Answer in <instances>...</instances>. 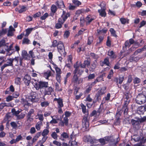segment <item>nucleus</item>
I'll list each match as a JSON object with an SVG mask.
<instances>
[{
    "label": "nucleus",
    "instance_id": "26",
    "mask_svg": "<svg viewBox=\"0 0 146 146\" xmlns=\"http://www.w3.org/2000/svg\"><path fill=\"white\" fill-rule=\"evenodd\" d=\"M120 21L121 23L123 25H125L126 23L128 24L129 23V19H126L123 17H122L120 18Z\"/></svg>",
    "mask_w": 146,
    "mask_h": 146
},
{
    "label": "nucleus",
    "instance_id": "5",
    "mask_svg": "<svg viewBox=\"0 0 146 146\" xmlns=\"http://www.w3.org/2000/svg\"><path fill=\"white\" fill-rule=\"evenodd\" d=\"M62 10V14L59 19L60 21L64 22L67 18L70 16V14L69 12H66L64 9Z\"/></svg>",
    "mask_w": 146,
    "mask_h": 146
},
{
    "label": "nucleus",
    "instance_id": "61",
    "mask_svg": "<svg viewBox=\"0 0 146 146\" xmlns=\"http://www.w3.org/2000/svg\"><path fill=\"white\" fill-rule=\"evenodd\" d=\"M25 116V114L21 113L19 115L17 116V119H21L23 118Z\"/></svg>",
    "mask_w": 146,
    "mask_h": 146
},
{
    "label": "nucleus",
    "instance_id": "56",
    "mask_svg": "<svg viewBox=\"0 0 146 146\" xmlns=\"http://www.w3.org/2000/svg\"><path fill=\"white\" fill-rule=\"evenodd\" d=\"M49 104V103L47 101L42 102L40 104L41 106L42 107H46L48 106Z\"/></svg>",
    "mask_w": 146,
    "mask_h": 146
},
{
    "label": "nucleus",
    "instance_id": "35",
    "mask_svg": "<svg viewBox=\"0 0 146 146\" xmlns=\"http://www.w3.org/2000/svg\"><path fill=\"white\" fill-rule=\"evenodd\" d=\"M30 40L28 38H24L22 41V44H29L30 43Z\"/></svg>",
    "mask_w": 146,
    "mask_h": 146
},
{
    "label": "nucleus",
    "instance_id": "50",
    "mask_svg": "<svg viewBox=\"0 0 146 146\" xmlns=\"http://www.w3.org/2000/svg\"><path fill=\"white\" fill-rule=\"evenodd\" d=\"M68 119L67 117H64L63 118V120L62 121L65 124V125L66 126H67L68 125Z\"/></svg>",
    "mask_w": 146,
    "mask_h": 146
},
{
    "label": "nucleus",
    "instance_id": "6",
    "mask_svg": "<svg viewBox=\"0 0 146 146\" xmlns=\"http://www.w3.org/2000/svg\"><path fill=\"white\" fill-rule=\"evenodd\" d=\"M38 96L37 94L35 92L31 93L30 95L28 97V101L32 102H38V100L37 98Z\"/></svg>",
    "mask_w": 146,
    "mask_h": 146
},
{
    "label": "nucleus",
    "instance_id": "14",
    "mask_svg": "<svg viewBox=\"0 0 146 146\" xmlns=\"http://www.w3.org/2000/svg\"><path fill=\"white\" fill-rule=\"evenodd\" d=\"M107 55L109 56L110 59L114 60L117 58V56L113 50H109L108 51Z\"/></svg>",
    "mask_w": 146,
    "mask_h": 146
},
{
    "label": "nucleus",
    "instance_id": "51",
    "mask_svg": "<svg viewBox=\"0 0 146 146\" xmlns=\"http://www.w3.org/2000/svg\"><path fill=\"white\" fill-rule=\"evenodd\" d=\"M102 95L100 93V92H98L97 93H96L95 96V98L97 99V100H99L100 99H101V96Z\"/></svg>",
    "mask_w": 146,
    "mask_h": 146
},
{
    "label": "nucleus",
    "instance_id": "44",
    "mask_svg": "<svg viewBox=\"0 0 146 146\" xmlns=\"http://www.w3.org/2000/svg\"><path fill=\"white\" fill-rule=\"evenodd\" d=\"M72 3L77 6H79L82 4L81 2L78 0H73Z\"/></svg>",
    "mask_w": 146,
    "mask_h": 146
},
{
    "label": "nucleus",
    "instance_id": "9",
    "mask_svg": "<svg viewBox=\"0 0 146 146\" xmlns=\"http://www.w3.org/2000/svg\"><path fill=\"white\" fill-rule=\"evenodd\" d=\"M100 6L101 7V9L98 10V12L99 13L100 15L102 17H106V7L104 5L103 7L102 4H101L100 5Z\"/></svg>",
    "mask_w": 146,
    "mask_h": 146
},
{
    "label": "nucleus",
    "instance_id": "47",
    "mask_svg": "<svg viewBox=\"0 0 146 146\" xmlns=\"http://www.w3.org/2000/svg\"><path fill=\"white\" fill-rule=\"evenodd\" d=\"M51 72L50 70H48L44 73V75L46 77V78L47 79L51 76Z\"/></svg>",
    "mask_w": 146,
    "mask_h": 146
},
{
    "label": "nucleus",
    "instance_id": "15",
    "mask_svg": "<svg viewBox=\"0 0 146 146\" xmlns=\"http://www.w3.org/2000/svg\"><path fill=\"white\" fill-rule=\"evenodd\" d=\"M56 4L58 7V8L62 9V8H65V6L62 0H59L56 2Z\"/></svg>",
    "mask_w": 146,
    "mask_h": 146
},
{
    "label": "nucleus",
    "instance_id": "31",
    "mask_svg": "<svg viewBox=\"0 0 146 146\" xmlns=\"http://www.w3.org/2000/svg\"><path fill=\"white\" fill-rule=\"evenodd\" d=\"M7 31V29H2L1 30H0V36H2L6 34Z\"/></svg>",
    "mask_w": 146,
    "mask_h": 146
},
{
    "label": "nucleus",
    "instance_id": "55",
    "mask_svg": "<svg viewBox=\"0 0 146 146\" xmlns=\"http://www.w3.org/2000/svg\"><path fill=\"white\" fill-rule=\"evenodd\" d=\"M41 15V13L40 12L38 11L33 15V17L34 18H36L39 17H40Z\"/></svg>",
    "mask_w": 146,
    "mask_h": 146
},
{
    "label": "nucleus",
    "instance_id": "63",
    "mask_svg": "<svg viewBox=\"0 0 146 146\" xmlns=\"http://www.w3.org/2000/svg\"><path fill=\"white\" fill-rule=\"evenodd\" d=\"M140 80L137 77L135 78L133 80V83L134 84H138L140 82Z\"/></svg>",
    "mask_w": 146,
    "mask_h": 146
},
{
    "label": "nucleus",
    "instance_id": "57",
    "mask_svg": "<svg viewBox=\"0 0 146 146\" xmlns=\"http://www.w3.org/2000/svg\"><path fill=\"white\" fill-rule=\"evenodd\" d=\"M125 90L127 91L129 88V84L128 83H126L123 85Z\"/></svg>",
    "mask_w": 146,
    "mask_h": 146
},
{
    "label": "nucleus",
    "instance_id": "42",
    "mask_svg": "<svg viewBox=\"0 0 146 146\" xmlns=\"http://www.w3.org/2000/svg\"><path fill=\"white\" fill-rule=\"evenodd\" d=\"M84 11V9H78L77 10L75 13V14L77 15V16H78L82 13H83Z\"/></svg>",
    "mask_w": 146,
    "mask_h": 146
},
{
    "label": "nucleus",
    "instance_id": "33",
    "mask_svg": "<svg viewBox=\"0 0 146 146\" xmlns=\"http://www.w3.org/2000/svg\"><path fill=\"white\" fill-rule=\"evenodd\" d=\"M125 46L123 47V49L124 50H126L127 49V47L129 48L131 45L129 43V41L127 40L124 43Z\"/></svg>",
    "mask_w": 146,
    "mask_h": 146
},
{
    "label": "nucleus",
    "instance_id": "38",
    "mask_svg": "<svg viewBox=\"0 0 146 146\" xmlns=\"http://www.w3.org/2000/svg\"><path fill=\"white\" fill-rule=\"evenodd\" d=\"M49 131L47 129H44L42 133V135L43 137H46V135L48 134Z\"/></svg>",
    "mask_w": 146,
    "mask_h": 146
},
{
    "label": "nucleus",
    "instance_id": "25",
    "mask_svg": "<svg viewBox=\"0 0 146 146\" xmlns=\"http://www.w3.org/2000/svg\"><path fill=\"white\" fill-rule=\"evenodd\" d=\"M64 22H60L58 19V23L55 24V28L56 29H59L62 28V25Z\"/></svg>",
    "mask_w": 146,
    "mask_h": 146
},
{
    "label": "nucleus",
    "instance_id": "28",
    "mask_svg": "<svg viewBox=\"0 0 146 146\" xmlns=\"http://www.w3.org/2000/svg\"><path fill=\"white\" fill-rule=\"evenodd\" d=\"M59 42H60V41H59L58 42L56 40H54L52 42V44L50 46L51 48H55L56 47L58 46Z\"/></svg>",
    "mask_w": 146,
    "mask_h": 146
},
{
    "label": "nucleus",
    "instance_id": "19",
    "mask_svg": "<svg viewBox=\"0 0 146 146\" xmlns=\"http://www.w3.org/2000/svg\"><path fill=\"white\" fill-rule=\"evenodd\" d=\"M131 123L133 127L136 128L137 127H138L139 125V121L138 120H135L132 119L131 120Z\"/></svg>",
    "mask_w": 146,
    "mask_h": 146
},
{
    "label": "nucleus",
    "instance_id": "62",
    "mask_svg": "<svg viewBox=\"0 0 146 146\" xmlns=\"http://www.w3.org/2000/svg\"><path fill=\"white\" fill-rule=\"evenodd\" d=\"M64 115L65 116L64 117H66L68 118L71 115L72 113L69 111H66L64 113Z\"/></svg>",
    "mask_w": 146,
    "mask_h": 146
},
{
    "label": "nucleus",
    "instance_id": "34",
    "mask_svg": "<svg viewBox=\"0 0 146 146\" xmlns=\"http://www.w3.org/2000/svg\"><path fill=\"white\" fill-rule=\"evenodd\" d=\"M110 31L111 34L112 36L115 37H117V35L116 34V32L112 28H110Z\"/></svg>",
    "mask_w": 146,
    "mask_h": 146
},
{
    "label": "nucleus",
    "instance_id": "53",
    "mask_svg": "<svg viewBox=\"0 0 146 146\" xmlns=\"http://www.w3.org/2000/svg\"><path fill=\"white\" fill-rule=\"evenodd\" d=\"M55 68L56 70V74H61V69L58 68L57 65L55 66Z\"/></svg>",
    "mask_w": 146,
    "mask_h": 146
},
{
    "label": "nucleus",
    "instance_id": "59",
    "mask_svg": "<svg viewBox=\"0 0 146 146\" xmlns=\"http://www.w3.org/2000/svg\"><path fill=\"white\" fill-rule=\"evenodd\" d=\"M70 32L69 31H65L64 35V36L65 38H67L69 37L70 35Z\"/></svg>",
    "mask_w": 146,
    "mask_h": 146
},
{
    "label": "nucleus",
    "instance_id": "37",
    "mask_svg": "<svg viewBox=\"0 0 146 146\" xmlns=\"http://www.w3.org/2000/svg\"><path fill=\"white\" fill-rule=\"evenodd\" d=\"M80 106L81 107L82 112L84 114H85L87 112L86 106L82 103L81 104Z\"/></svg>",
    "mask_w": 146,
    "mask_h": 146
},
{
    "label": "nucleus",
    "instance_id": "22",
    "mask_svg": "<svg viewBox=\"0 0 146 146\" xmlns=\"http://www.w3.org/2000/svg\"><path fill=\"white\" fill-rule=\"evenodd\" d=\"M34 112L35 111L33 109H31L30 110L27 116L28 120H30V119H31L32 120H33V119L31 118V116L32 114L34 113Z\"/></svg>",
    "mask_w": 146,
    "mask_h": 146
},
{
    "label": "nucleus",
    "instance_id": "43",
    "mask_svg": "<svg viewBox=\"0 0 146 146\" xmlns=\"http://www.w3.org/2000/svg\"><path fill=\"white\" fill-rule=\"evenodd\" d=\"M49 16L48 13H45L43 16L40 17V19L42 20H44Z\"/></svg>",
    "mask_w": 146,
    "mask_h": 146
},
{
    "label": "nucleus",
    "instance_id": "36",
    "mask_svg": "<svg viewBox=\"0 0 146 146\" xmlns=\"http://www.w3.org/2000/svg\"><path fill=\"white\" fill-rule=\"evenodd\" d=\"M13 62V58H10L7 60L6 63L5 64L7 65V66H12Z\"/></svg>",
    "mask_w": 146,
    "mask_h": 146
},
{
    "label": "nucleus",
    "instance_id": "7",
    "mask_svg": "<svg viewBox=\"0 0 146 146\" xmlns=\"http://www.w3.org/2000/svg\"><path fill=\"white\" fill-rule=\"evenodd\" d=\"M146 98L145 95H139L137 97L136 101L137 103L141 104L145 102Z\"/></svg>",
    "mask_w": 146,
    "mask_h": 146
},
{
    "label": "nucleus",
    "instance_id": "11",
    "mask_svg": "<svg viewBox=\"0 0 146 146\" xmlns=\"http://www.w3.org/2000/svg\"><path fill=\"white\" fill-rule=\"evenodd\" d=\"M96 17L95 16H91V15H89L87 16L86 18L85 21L86 22V24L88 25L93 20L96 19Z\"/></svg>",
    "mask_w": 146,
    "mask_h": 146
},
{
    "label": "nucleus",
    "instance_id": "40",
    "mask_svg": "<svg viewBox=\"0 0 146 146\" xmlns=\"http://www.w3.org/2000/svg\"><path fill=\"white\" fill-rule=\"evenodd\" d=\"M103 63L107 66H109L110 64V62L109 58L108 57L105 58L104 59Z\"/></svg>",
    "mask_w": 146,
    "mask_h": 146
},
{
    "label": "nucleus",
    "instance_id": "12",
    "mask_svg": "<svg viewBox=\"0 0 146 146\" xmlns=\"http://www.w3.org/2000/svg\"><path fill=\"white\" fill-rule=\"evenodd\" d=\"M83 139L84 141L85 142H89L91 144H93L94 143V139L90 136L86 135L84 136Z\"/></svg>",
    "mask_w": 146,
    "mask_h": 146
},
{
    "label": "nucleus",
    "instance_id": "46",
    "mask_svg": "<svg viewBox=\"0 0 146 146\" xmlns=\"http://www.w3.org/2000/svg\"><path fill=\"white\" fill-rule=\"evenodd\" d=\"M42 125V122L40 123L38 122L36 125L35 127L36 129L38 130H40V126Z\"/></svg>",
    "mask_w": 146,
    "mask_h": 146
},
{
    "label": "nucleus",
    "instance_id": "41",
    "mask_svg": "<svg viewBox=\"0 0 146 146\" xmlns=\"http://www.w3.org/2000/svg\"><path fill=\"white\" fill-rule=\"evenodd\" d=\"M78 142L75 140L70 141V143H69V146H78Z\"/></svg>",
    "mask_w": 146,
    "mask_h": 146
},
{
    "label": "nucleus",
    "instance_id": "2",
    "mask_svg": "<svg viewBox=\"0 0 146 146\" xmlns=\"http://www.w3.org/2000/svg\"><path fill=\"white\" fill-rule=\"evenodd\" d=\"M79 66L77 65H74V66L75 69L73 71V76L72 78L71 82L74 86H77L83 80L82 79L80 82L81 79H79V77L82 74L84 71L79 69Z\"/></svg>",
    "mask_w": 146,
    "mask_h": 146
},
{
    "label": "nucleus",
    "instance_id": "20",
    "mask_svg": "<svg viewBox=\"0 0 146 146\" xmlns=\"http://www.w3.org/2000/svg\"><path fill=\"white\" fill-rule=\"evenodd\" d=\"M146 50V45H144L142 48L137 49L134 52L135 55H137L138 53H141L142 51Z\"/></svg>",
    "mask_w": 146,
    "mask_h": 146
},
{
    "label": "nucleus",
    "instance_id": "32",
    "mask_svg": "<svg viewBox=\"0 0 146 146\" xmlns=\"http://www.w3.org/2000/svg\"><path fill=\"white\" fill-rule=\"evenodd\" d=\"M6 46L7 48H5V50L7 52V54L9 56L11 55L13 52V50L9 48L8 45H7Z\"/></svg>",
    "mask_w": 146,
    "mask_h": 146
},
{
    "label": "nucleus",
    "instance_id": "13",
    "mask_svg": "<svg viewBox=\"0 0 146 146\" xmlns=\"http://www.w3.org/2000/svg\"><path fill=\"white\" fill-rule=\"evenodd\" d=\"M53 101H56L58 104V107L62 108L64 106L63 99L61 98H55Z\"/></svg>",
    "mask_w": 146,
    "mask_h": 146
},
{
    "label": "nucleus",
    "instance_id": "24",
    "mask_svg": "<svg viewBox=\"0 0 146 146\" xmlns=\"http://www.w3.org/2000/svg\"><path fill=\"white\" fill-rule=\"evenodd\" d=\"M11 117V113H8L6 114L4 118V120L6 121H7L8 122H9L10 120Z\"/></svg>",
    "mask_w": 146,
    "mask_h": 146
},
{
    "label": "nucleus",
    "instance_id": "27",
    "mask_svg": "<svg viewBox=\"0 0 146 146\" xmlns=\"http://www.w3.org/2000/svg\"><path fill=\"white\" fill-rule=\"evenodd\" d=\"M11 106L10 103H7L5 102L2 103L0 104V109H3L5 107H9Z\"/></svg>",
    "mask_w": 146,
    "mask_h": 146
},
{
    "label": "nucleus",
    "instance_id": "4",
    "mask_svg": "<svg viewBox=\"0 0 146 146\" xmlns=\"http://www.w3.org/2000/svg\"><path fill=\"white\" fill-rule=\"evenodd\" d=\"M88 112L87 115H85L84 117L82 120V125L83 126V127H85L86 130V131L89 130L88 128L89 126V119L88 118Z\"/></svg>",
    "mask_w": 146,
    "mask_h": 146
},
{
    "label": "nucleus",
    "instance_id": "16",
    "mask_svg": "<svg viewBox=\"0 0 146 146\" xmlns=\"http://www.w3.org/2000/svg\"><path fill=\"white\" fill-rule=\"evenodd\" d=\"M51 13H50V16L52 17L54 15L57 10V8L56 6L54 5H52L50 8Z\"/></svg>",
    "mask_w": 146,
    "mask_h": 146
},
{
    "label": "nucleus",
    "instance_id": "39",
    "mask_svg": "<svg viewBox=\"0 0 146 146\" xmlns=\"http://www.w3.org/2000/svg\"><path fill=\"white\" fill-rule=\"evenodd\" d=\"M94 40V37L92 36H89L88 39L87 44L90 45L93 42Z\"/></svg>",
    "mask_w": 146,
    "mask_h": 146
},
{
    "label": "nucleus",
    "instance_id": "49",
    "mask_svg": "<svg viewBox=\"0 0 146 146\" xmlns=\"http://www.w3.org/2000/svg\"><path fill=\"white\" fill-rule=\"evenodd\" d=\"M145 109V107L144 106H141L138 108V110L141 112L142 113H143Z\"/></svg>",
    "mask_w": 146,
    "mask_h": 146
},
{
    "label": "nucleus",
    "instance_id": "45",
    "mask_svg": "<svg viewBox=\"0 0 146 146\" xmlns=\"http://www.w3.org/2000/svg\"><path fill=\"white\" fill-rule=\"evenodd\" d=\"M10 125L13 129H16L17 125V124L14 121H12L10 123Z\"/></svg>",
    "mask_w": 146,
    "mask_h": 146
},
{
    "label": "nucleus",
    "instance_id": "23",
    "mask_svg": "<svg viewBox=\"0 0 146 146\" xmlns=\"http://www.w3.org/2000/svg\"><path fill=\"white\" fill-rule=\"evenodd\" d=\"M35 29V27L28 28L26 29L25 30L26 33L25 35V36L27 37L31 33L32 31Z\"/></svg>",
    "mask_w": 146,
    "mask_h": 146
},
{
    "label": "nucleus",
    "instance_id": "29",
    "mask_svg": "<svg viewBox=\"0 0 146 146\" xmlns=\"http://www.w3.org/2000/svg\"><path fill=\"white\" fill-rule=\"evenodd\" d=\"M76 135H75L74 131H73L72 133L70 134V140L69 141V143H70V141H74V140L76 141Z\"/></svg>",
    "mask_w": 146,
    "mask_h": 146
},
{
    "label": "nucleus",
    "instance_id": "17",
    "mask_svg": "<svg viewBox=\"0 0 146 146\" xmlns=\"http://www.w3.org/2000/svg\"><path fill=\"white\" fill-rule=\"evenodd\" d=\"M97 62L96 61L93 62L91 64L89 68V70L90 71L93 72L97 66Z\"/></svg>",
    "mask_w": 146,
    "mask_h": 146
},
{
    "label": "nucleus",
    "instance_id": "1",
    "mask_svg": "<svg viewBox=\"0 0 146 146\" xmlns=\"http://www.w3.org/2000/svg\"><path fill=\"white\" fill-rule=\"evenodd\" d=\"M31 83L34 86V87L36 90H39L40 89H43L44 88V95L43 97L46 95L50 96L52 95V93L54 92V88L51 86L48 87V82L40 81L38 80H36L34 78H32Z\"/></svg>",
    "mask_w": 146,
    "mask_h": 146
},
{
    "label": "nucleus",
    "instance_id": "3",
    "mask_svg": "<svg viewBox=\"0 0 146 146\" xmlns=\"http://www.w3.org/2000/svg\"><path fill=\"white\" fill-rule=\"evenodd\" d=\"M57 48L59 53L62 56L65 57L66 53L65 52L64 45L62 41H60L58 46Z\"/></svg>",
    "mask_w": 146,
    "mask_h": 146
},
{
    "label": "nucleus",
    "instance_id": "54",
    "mask_svg": "<svg viewBox=\"0 0 146 146\" xmlns=\"http://www.w3.org/2000/svg\"><path fill=\"white\" fill-rule=\"evenodd\" d=\"M118 78L119 80V84H122V82L124 80V77L123 76H119Z\"/></svg>",
    "mask_w": 146,
    "mask_h": 146
},
{
    "label": "nucleus",
    "instance_id": "18",
    "mask_svg": "<svg viewBox=\"0 0 146 146\" xmlns=\"http://www.w3.org/2000/svg\"><path fill=\"white\" fill-rule=\"evenodd\" d=\"M124 94L125 96V98L126 99V100L125 101H127V102H129V104L131 99V95L130 94L129 91L125 92L124 93Z\"/></svg>",
    "mask_w": 146,
    "mask_h": 146
},
{
    "label": "nucleus",
    "instance_id": "8",
    "mask_svg": "<svg viewBox=\"0 0 146 146\" xmlns=\"http://www.w3.org/2000/svg\"><path fill=\"white\" fill-rule=\"evenodd\" d=\"M31 77L28 74H26L23 79V80L25 85L29 86L31 82Z\"/></svg>",
    "mask_w": 146,
    "mask_h": 146
},
{
    "label": "nucleus",
    "instance_id": "48",
    "mask_svg": "<svg viewBox=\"0 0 146 146\" xmlns=\"http://www.w3.org/2000/svg\"><path fill=\"white\" fill-rule=\"evenodd\" d=\"M61 137H62L64 138L67 139L69 137V136L68 134L65 132H63L61 135Z\"/></svg>",
    "mask_w": 146,
    "mask_h": 146
},
{
    "label": "nucleus",
    "instance_id": "60",
    "mask_svg": "<svg viewBox=\"0 0 146 146\" xmlns=\"http://www.w3.org/2000/svg\"><path fill=\"white\" fill-rule=\"evenodd\" d=\"M51 136L54 139H57L58 135L55 132H53L51 135Z\"/></svg>",
    "mask_w": 146,
    "mask_h": 146
},
{
    "label": "nucleus",
    "instance_id": "52",
    "mask_svg": "<svg viewBox=\"0 0 146 146\" xmlns=\"http://www.w3.org/2000/svg\"><path fill=\"white\" fill-rule=\"evenodd\" d=\"M113 70L111 69L109 72V74L107 76V78L109 79H110L111 77L113 76Z\"/></svg>",
    "mask_w": 146,
    "mask_h": 146
},
{
    "label": "nucleus",
    "instance_id": "58",
    "mask_svg": "<svg viewBox=\"0 0 146 146\" xmlns=\"http://www.w3.org/2000/svg\"><path fill=\"white\" fill-rule=\"evenodd\" d=\"M7 36L8 37H11L14 35V32L10 30H7Z\"/></svg>",
    "mask_w": 146,
    "mask_h": 146
},
{
    "label": "nucleus",
    "instance_id": "30",
    "mask_svg": "<svg viewBox=\"0 0 146 146\" xmlns=\"http://www.w3.org/2000/svg\"><path fill=\"white\" fill-rule=\"evenodd\" d=\"M15 83L16 84L20 85L21 83V79L20 77H16L15 79Z\"/></svg>",
    "mask_w": 146,
    "mask_h": 146
},
{
    "label": "nucleus",
    "instance_id": "64",
    "mask_svg": "<svg viewBox=\"0 0 146 146\" xmlns=\"http://www.w3.org/2000/svg\"><path fill=\"white\" fill-rule=\"evenodd\" d=\"M13 97L11 96H7L6 98V101L7 102L11 101L13 99Z\"/></svg>",
    "mask_w": 146,
    "mask_h": 146
},
{
    "label": "nucleus",
    "instance_id": "21",
    "mask_svg": "<svg viewBox=\"0 0 146 146\" xmlns=\"http://www.w3.org/2000/svg\"><path fill=\"white\" fill-rule=\"evenodd\" d=\"M19 7L20 8L19 11V13L25 12L28 9L27 7L25 5L21 6L20 5Z\"/></svg>",
    "mask_w": 146,
    "mask_h": 146
},
{
    "label": "nucleus",
    "instance_id": "10",
    "mask_svg": "<svg viewBox=\"0 0 146 146\" xmlns=\"http://www.w3.org/2000/svg\"><path fill=\"white\" fill-rule=\"evenodd\" d=\"M129 104V102L124 101L123 105L121 108V110L123 111V113L124 115H127L128 114L129 110L128 105Z\"/></svg>",
    "mask_w": 146,
    "mask_h": 146
}]
</instances>
